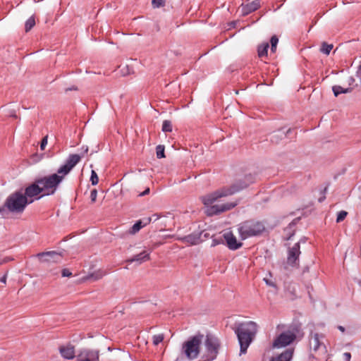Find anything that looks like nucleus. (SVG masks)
Returning <instances> with one entry per match:
<instances>
[{"mask_svg": "<svg viewBox=\"0 0 361 361\" xmlns=\"http://www.w3.org/2000/svg\"><path fill=\"white\" fill-rule=\"evenodd\" d=\"M279 38L276 35H273L270 39L271 45L277 46Z\"/></svg>", "mask_w": 361, "mask_h": 361, "instance_id": "obj_36", "label": "nucleus"}, {"mask_svg": "<svg viewBox=\"0 0 361 361\" xmlns=\"http://www.w3.org/2000/svg\"><path fill=\"white\" fill-rule=\"evenodd\" d=\"M162 131L165 132V133L172 131V124L170 121H168V120L164 121L163 124H162Z\"/></svg>", "mask_w": 361, "mask_h": 361, "instance_id": "obj_25", "label": "nucleus"}, {"mask_svg": "<svg viewBox=\"0 0 361 361\" xmlns=\"http://www.w3.org/2000/svg\"><path fill=\"white\" fill-rule=\"evenodd\" d=\"M203 338L204 336L200 334L190 337L183 343L181 355L180 356H183L185 358V361L196 359L200 354Z\"/></svg>", "mask_w": 361, "mask_h": 361, "instance_id": "obj_5", "label": "nucleus"}, {"mask_svg": "<svg viewBox=\"0 0 361 361\" xmlns=\"http://www.w3.org/2000/svg\"><path fill=\"white\" fill-rule=\"evenodd\" d=\"M255 178L252 174L245 175L236 179L231 185L223 187L212 193L201 197L202 203L207 207V216L220 214L229 211L238 205V202H227L221 204H212L221 197L233 195L247 188L250 184L255 183Z\"/></svg>", "mask_w": 361, "mask_h": 361, "instance_id": "obj_1", "label": "nucleus"}, {"mask_svg": "<svg viewBox=\"0 0 361 361\" xmlns=\"http://www.w3.org/2000/svg\"><path fill=\"white\" fill-rule=\"evenodd\" d=\"M9 116H10L11 117H13V118H17V115H16V111H15L14 110H13V111H11L10 112Z\"/></svg>", "mask_w": 361, "mask_h": 361, "instance_id": "obj_42", "label": "nucleus"}, {"mask_svg": "<svg viewBox=\"0 0 361 361\" xmlns=\"http://www.w3.org/2000/svg\"><path fill=\"white\" fill-rule=\"evenodd\" d=\"M301 254L300 242H298L293 245L292 247H290L288 250L287 263L292 266L298 265L299 257Z\"/></svg>", "mask_w": 361, "mask_h": 361, "instance_id": "obj_11", "label": "nucleus"}, {"mask_svg": "<svg viewBox=\"0 0 361 361\" xmlns=\"http://www.w3.org/2000/svg\"><path fill=\"white\" fill-rule=\"evenodd\" d=\"M97 196V190L96 189L92 190L90 192V199H91V202L92 203L96 202Z\"/></svg>", "mask_w": 361, "mask_h": 361, "instance_id": "obj_31", "label": "nucleus"}, {"mask_svg": "<svg viewBox=\"0 0 361 361\" xmlns=\"http://www.w3.org/2000/svg\"><path fill=\"white\" fill-rule=\"evenodd\" d=\"M333 47L334 46L332 44H328L324 42L322 43L320 51L326 55H329Z\"/></svg>", "mask_w": 361, "mask_h": 361, "instance_id": "obj_23", "label": "nucleus"}, {"mask_svg": "<svg viewBox=\"0 0 361 361\" xmlns=\"http://www.w3.org/2000/svg\"><path fill=\"white\" fill-rule=\"evenodd\" d=\"M42 192H43V191L39 183H37V179L36 178L32 184L25 188V194L23 195L25 197H27V199L31 200L30 198L35 197Z\"/></svg>", "mask_w": 361, "mask_h": 361, "instance_id": "obj_13", "label": "nucleus"}, {"mask_svg": "<svg viewBox=\"0 0 361 361\" xmlns=\"http://www.w3.org/2000/svg\"><path fill=\"white\" fill-rule=\"evenodd\" d=\"M325 197H323V198H319V201L321 202L323 201V200L324 199Z\"/></svg>", "mask_w": 361, "mask_h": 361, "instance_id": "obj_49", "label": "nucleus"}, {"mask_svg": "<svg viewBox=\"0 0 361 361\" xmlns=\"http://www.w3.org/2000/svg\"><path fill=\"white\" fill-rule=\"evenodd\" d=\"M348 83L349 85V87H353L354 88L355 86H357V84L355 83V80L353 76H350L348 79Z\"/></svg>", "mask_w": 361, "mask_h": 361, "instance_id": "obj_35", "label": "nucleus"}, {"mask_svg": "<svg viewBox=\"0 0 361 361\" xmlns=\"http://www.w3.org/2000/svg\"><path fill=\"white\" fill-rule=\"evenodd\" d=\"M106 274L105 271L102 269L97 270L91 274H89L87 276V279H92L93 281H97L101 279Z\"/></svg>", "mask_w": 361, "mask_h": 361, "instance_id": "obj_20", "label": "nucleus"}, {"mask_svg": "<svg viewBox=\"0 0 361 361\" xmlns=\"http://www.w3.org/2000/svg\"><path fill=\"white\" fill-rule=\"evenodd\" d=\"M356 76L360 79V81L361 82V65L359 66L358 69L356 72Z\"/></svg>", "mask_w": 361, "mask_h": 361, "instance_id": "obj_38", "label": "nucleus"}, {"mask_svg": "<svg viewBox=\"0 0 361 361\" xmlns=\"http://www.w3.org/2000/svg\"><path fill=\"white\" fill-rule=\"evenodd\" d=\"M166 0H152V4L154 8H159L165 5Z\"/></svg>", "mask_w": 361, "mask_h": 361, "instance_id": "obj_30", "label": "nucleus"}, {"mask_svg": "<svg viewBox=\"0 0 361 361\" xmlns=\"http://www.w3.org/2000/svg\"><path fill=\"white\" fill-rule=\"evenodd\" d=\"M47 140H48V136L46 135L45 137H44L41 141V144H40V149L41 150H44L45 149V147L46 145H47Z\"/></svg>", "mask_w": 361, "mask_h": 361, "instance_id": "obj_33", "label": "nucleus"}, {"mask_svg": "<svg viewBox=\"0 0 361 361\" xmlns=\"http://www.w3.org/2000/svg\"><path fill=\"white\" fill-rule=\"evenodd\" d=\"M164 338V335L163 334L154 335L152 336V343L154 345H158L160 343L163 341Z\"/></svg>", "mask_w": 361, "mask_h": 361, "instance_id": "obj_24", "label": "nucleus"}, {"mask_svg": "<svg viewBox=\"0 0 361 361\" xmlns=\"http://www.w3.org/2000/svg\"><path fill=\"white\" fill-rule=\"evenodd\" d=\"M269 47V44L268 42H265L262 44H259L257 47L258 56L259 57L267 56Z\"/></svg>", "mask_w": 361, "mask_h": 361, "instance_id": "obj_21", "label": "nucleus"}, {"mask_svg": "<svg viewBox=\"0 0 361 361\" xmlns=\"http://www.w3.org/2000/svg\"><path fill=\"white\" fill-rule=\"evenodd\" d=\"M293 348H288L283 351L281 353L272 357L269 361H290L293 358Z\"/></svg>", "mask_w": 361, "mask_h": 361, "instance_id": "obj_16", "label": "nucleus"}, {"mask_svg": "<svg viewBox=\"0 0 361 361\" xmlns=\"http://www.w3.org/2000/svg\"><path fill=\"white\" fill-rule=\"evenodd\" d=\"M348 215V212L345 211H341L337 214L336 222L340 223L343 221Z\"/></svg>", "mask_w": 361, "mask_h": 361, "instance_id": "obj_29", "label": "nucleus"}, {"mask_svg": "<svg viewBox=\"0 0 361 361\" xmlns=\"http://www.w3.org/2000/svg\"><path fill=\"white\" fill-rule=\"evenodd\" d=\"M227 247L231 250H236L243 246V243L238 242L236 237L231 231L226 232L223 234Z\"/></svg>", "mask_w": 361, "mask_h": 361, "instance_id": "obj_12", "label": "nucleus"}, {"mask_svg": "<svg viewBox=\"0 0 361 361\" xmlns=\"http://www.w3.org/2000/svg\"><path fill=\"white\" fill-rule=\"evenodd\" d=\"M149 191H150L149 188H146V189H145L142 192H141V193L140 194V196H141V197H142V196H145V195H148V194L149 193Z\"/></svg>", "mask_w": 361, "mask_h": 361, "instance_id": "obj_40", "label": "nucleus"}, {"mask_svg": "<svg viewBox=\"0 0 361 361\" xmlns=\"http://www.w3.org/2000/svg\"><path fill=\"white\" fill-rule=\"evenodd\" d=\"M35 25V18L34 16H30L25 23V31L28 32Z\"/></svg>", "mask_w": 361, "mask_h": 361, "instance_id": "obj_22", "label": "nucleus"}, {"mask_svg": "<svg viewBox=\"0 0 361 361\" xmlns=\"http://www.w3.org/2000/svg\"><path fill=\"white\" fill-rule=\"evenodd\" d=\"M264 281L269 286H273V287L276 286V285L273 282L270 281L269 280L264 279Z\"/></svg>", "mask_w": 361, "mask_h": 361, "instance_id": "obj_41", "label": "nucleus"}, {"mask_svg": "<svg viewBox=\"0 0 361 361\" xmlns=\"http://www.w3.org/2000/svg\"><path fill=\"white\" fill-rule=\"evenodd\" d=\"M221 243H224V240L222 238H213L211 246L215 247Z\"/></svg>", "mask_w": 361, "mask_h": 361, "instance_id": "obj_32", "label": "nucleus"}, {"mask_svg": "<svg viewBox=\"0 0 361 361\" xmlns=\"http://www.w3.org/2000/svg\"><path fill=\"white\" fill-rule=\"evenodd\" d=\"M90 181H91L92 185H97L98 182H99L98 176H97V173L95 172V171H94V170H92L91 171Z\"/></svg>", "mask_w": 361, "mask_h": 361, "instance_id": "obj_28", "label": "nucleus"}, {"mask_svg": "<svg viewBox=\"0 0 361 361\" xmlns=\"http://www.w3.org/2000/svg\"><path fill=\"white\" fill-rule=\"evenodd\" d=\"M276 46L271 45V51L272 53H274V52H276Z\"/></svg>", "mask_w": 361, "mask_h": 361, "instance_id": "obj_45", "label": "nucleus"}, {"mask_svg": "<svg viewBox=\"0 0 361 361\" xmlns=\"http://www.w3.org/2000/svg\"><path fill=\"white\" fill-rule=\"evenodd\" d=\"M149 259L150 252L147 250H143L140 253L135 255L131 258L128 259L127 262L128 263L137 262L138 264H140L145 262L149 260Z\"/></svg>", "mask_w": 361, "mask_h": 361, "instance_id": "obj_15", "label": "nucleus"}, {"mask_svg": "<svg viewBox=\"0 0 361 361\" xmlns=\"http://www.w3.org/2000/svg\"><path fill=\"white\" fill-rule=\"evenodd\" d=\"M314 341L315 343L314 349L317 350L319 348V338L317 334L314 335Z\"/></svg>", "mask_w": 361, "mask_h": 361, "instance_id": "obj_37", "label": "nucleus"}, {"mask_svg": "<svg viewBox=\"0 0 361 361\" xmlns=\"http://www.w3.org/2000/svg\"><path fill=\"white\" fill-rule=\"evenodd\" d=\"M204 344L207 351V357L212 361L214 360L216 357L220 346L219 340L216 337L208 334L206 336Z\"/></svg>", "mask_w": 361, "mask_h": 361, "instance_id": "obj_7", "label": "nucleus"}, {"mask_svg": "<svg viewBox=\"0 0 361 361\" xmlns=\"http://www.w3.org/2000/svg\"><path fill=\"white\" fill-rule=\"evenodd\" d=\"M34 200H28L20 191L11 193L6 198L4 205L0 207V214L6 217L9 213L22 214L26 206L32 203Z\"/></svg>", "mask_w": 361, "mask_h": 361, "instance_id": "obj_3", "label": "nucleus"}, {"mask_svg": "<svg viewBox=\"0 0 361 361\" xmlns=\"http://www.w3.org/2000/svg\"><path fill=\"white\" fill-rule=\"evenodd\" d=\"M99 350L90 348L80 349L75 356L76 361H99Z\"/></svg>", "mask_w": 361, "mask_h": 361, "instance_id": "obj_9", "label": "nucleus"}, {"mask_svg": "<svg viewBox=\"0 0 361 361\" xmlns=\"http://www.w3.org/2000/svg\"><path fill=\"white\" fill-rule=\"evenodd\" d=\"M81 149L83 151L84 153H87V152H88V147L87 146H82Z\"/></svg>", "mask_w": 361, "mask_h": 361, "instance_id": "obj_44", "label": "nucleus"}, {"mask_svg": "<svg viewBox=\"0 0 361 361\" xmlns=\"http://www.w3.org/2000/svg\"><path fill=\"white\" fill-rule=\"evenodd\" d=\"M61 275L63 277H70L72 276V273L69 269H63L61 271Z\"/></svg>", "mask_w": 361, "mask_h": 361, "instance_id": "obj_34", "label": "nucleus"}, {"mask_svg": "<svg viewBox=\"0 0 361 361\" xmlns=\"http://www.w3.org/2000/svg\"><path fill=\"white\" fill-rule=\"evenodd\" d=\"M0 282L3 283H6V274H5L4 276H3L1 279H0Z\"/></svg>", "mask_w": 361, "mask_h": 361, "instance_id": "obj_43", "label": "nucleus"}, {"mask_svg": "<svg viewBox=\"0 0 361 361\" xmlns=\"http://www.w3.org/2000/svg\"><path fill=\"white\" fill-rule=\"evenodd\" d=\"M264 230V225L261 221L254 219L243 221L238 226V231L241 240L259 235Z\"/></svg>", "mask_w": 361, "mask_h": 361, "instance_id": "obj_6", "label": "nucleus"}, {"mask_svg": "<svg viewBox=\"0 0 361 361\" xmlns=\"http://www.w3.org/2000/svg\"><path fill=\"white\" fill-rule=\"evenodd\" d=\"M77 90V87H73L67 89L66 91H68V90Z\"/></svg>", "mask_w": 361, "mask_h": 361, "instance_id": "obj_47", "label": "nucleus"}, {"mask_svg": "<svg viewBox=\"0 0 361 361\" xmlns=\"http://www.w3.org/2000/svg\"><path fill=\"white\" fill-rule=\"evenodd\" d=\"M353 90V87H348L347 88H344L340 85H334L332 87V91L335 97H338L340 94L350 93Z\"/></svg>", "mask_w": 361, "mask_h": 361, "instance_id": "obj_19", "label": "nucleus"}, {"mask_svg": "<svg viewBox=\"0 0 361 361\" xmlns=\"http://www.w3.org/2000/svg\"><path fill=\"white\" fill-rule=\"evenodd\" d=\"M338 329L341 331H342V332H344V331H345V328H344L343 326H338Z\"/></svg>", "mask_w": 361, "mask_h": 361, "instance_id": "obj_46", "label": "nucleus"}, {"mask_svg": "<svg viewBox=\"0 0 361 361\" xmlns=\"http://www.w3.org/2000/svg\"><path fill=\"white\" fill-rule=\"evenodd\" d=\"M343 356L346 361H350V360L351 358V354L350 353H345L343 354Z\"/></svg>", "mask_w": 361, "mask_h": 361, "instance_id": "obj_39", "label": "nucleus"}, {"mask_svg": "<svg viewBox=\"0 0 361 361\" xmlns=\"http://www.w3.org/2000/svg\"><path fill=\"white\" fill-rule=\"evenodd\" d=\"M156 154H157V157L158 159H161V158L165 157L164 146L161 145H158L156 147Z\"/></svg>", "mask_w": 361, "mask_h": 361, "instance_id": "obj_26", "label": "nucleus"}, {"mask_svg": "<svg viewBox=\"0 0 361 361\" xmlns=\"http://www.w3.org/2000/svg\"><path fill=\"white\" fill-rule=\"evenodd\" d=\"M257 324L255 322L239 323L234 329L240 345V355L245 354L247 350L255 337Z\"/></svg>", "mask_w": 361, "mask_h": 361, "instance_id": "obj_4", "label": "nucleus"}, {"mask_svg": "<svg viewBox=\"0 0 361 361\" xmlns=\"http://www.w3.org/2000/svg\"><path fill=\"white\" fill-rule=\"evenodd\" d=\"M59 351L61 356L65 359L71 360L76 356L75 355L74 346L72 345L61 346L59 348Z\"/></svg>", "mask_w": 361, "mask_h": 361, "instance_id": "obj_17", "label": "nucleus"}, {"mask_svg": "<svg viewBox=\"0 0 361 361\" xmlns=\"http://www.w3.org/2000/svg\"><path fill=\"white\" fill-rule=\"evenodd\" d=\"M81 158L82 156L80 154H71L68 157L65 163L58 169L56 173L37 178L43 194L35 199L39 200L45 195H54L66 176L80 162Z\"/></svg>", "mask_w": 361, "mask_h": 361, "instance_id": "obj_2", "label": "nucleus"}, {"mask_svg": "<svg viewBox=\"0 0 361 361\" xmlns=\"http://www.w3.org/2000/svg\"><path fill=\"white\" fill-rule=\"evenodd\" d=\"M152 217H149V218H147L145 219H143V220H139L137 221H136L133 226L129 229L128 231V233L130 234H135L136 233H137L142 228L145 227V226H147L148 224L150 223V221H152Z\"/></svg>", "mask_w": 361, "mask_h": 361, "instance_id": "obj_18", "label": "nucleus"}, {"mask_svg": "<svg viewBox=\"0 0 361 361\" xmlns=\"http://www.w3.org/2000/svg\"><path fill=\"white\" fill-rule=\"evenodd\" d=\"M260 0L247 1V3L242 4L240 5L242 16H245L257 11L260 7Z\"/></svg>", "mask_w": 361, "mask_h": 361, "instance_id": "obj_14", "label": "nucleus"}, {"mask_svg": "<svg viewBox=\"0 0 361 361\" xmlns=\"http://www.w3.org/2000/svg\"><path fill=\"white\" fill-rule=\"evenodd\" d=\"M153 217H155L154 221H157L159 219V216L157 214H154Z\"/></svg>", "mask_w": 361, "mask_h": 361, "instance_id": "obj_48", "label": "nucleus"}, {"mask_svg": "<svg viewBox=\"0 0 361 361\" xmlns=\"http://www.w3.org/2000/svg\"><path fill=\"white\" fill-rule=\"evenodd\" d=\"M290 131V129H288L286 133H288Z\"/></svg>", "mask_w": 361, "mask_h": 361, "instance_id": "obj_50", "label": "nucleus"}, {"mask_svg": "<svg viewBox=\"0 0 361 361\" xmlns=\"http://www.w3.org/2000/svg\"><path fill=\"white\" fill-rule=\"evenodd\" d=\"M36 257L41 262L60 263L63 259L61 252L56 251H47L39 252Z\"/></svg>", "mask_w": 361, "mask_h": 361, "instance_id": "obj_10", "label": "nucleus"}, {"mask_svg": "<svg viewBox=\"0 0 361 361\" xmlns=\"http://www.w3.org/2000/svg\"><path fill=\"white\" fill-rule=\"evenodd\" d=\"M187 242L190 243L192 245H196L198 243L200 238L196 237L193 235H188L185 237Z\"/></svg>", "mask_w": 361, "mask_h": 361, "instance_id": "obj_27", "label": "nucleus"}, {"mask_svg": "<svg viewBox=\"0 0 361 361\" xmlns=\"http://www.w3.org/2000/svg\"><path fill=\"white\" fill-rule=\"evenodd\" d=\"M295 338V334L290 331L283 332L276 337L272 346L275 348L286 347L293 343Z\"/></svg>", "mask_w": 361, "mask_h": 361, "instance_id": "obj_8", "label": "nucleus"}]
</instances>
